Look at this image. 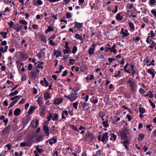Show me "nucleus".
I'll return each instance as SVG.
<instances>
[{
	"mask_svg": "<svg viewBox=\"0 0 156 156\" xmlns=\"http://www.w3.org/2000/svg\"><path fill=\"white\" fill-rule=\"evenodd\" d=\"M127 83L129 84L130 90L132 92H135L137 90V86L135 81L132 78H130L127 81Z\"/></svg>",
	"mask_w": 156,
	"mask_h": 156,
	"instance_id": "f257e3e1",
	"label": "nucleus"
},
{
	"mask_svg": "<svg viewBox=\"0 0 156 156\" xmlns=\"http://www.w3.org/2000/svg\"><path fill=\"white\" fill-rule=\"evenodd\" d=\"M128 133V131L124 130L121 131L120 133V136L124 140L127 139V134Z\"/></svg>",
	"mask_w": 156,
	"mask_h": 156,
	"instance_id": "f03ea898",
	"label": "nucleus"
},
{
	"mask_svg": "<svg viewBox=\"0 0 156 156\" xmlns=\"http://www.w3.org/2000/svg\"><path fill=\"white\" fill-rule=\"evenodd\" d=\"M39 109L40 110V115L41 117H43L46 110V107L44 105H42V106L40 107Z\"/></svg>",
	"mask_w": 156,
	"mask_h": 156,
	"instance_id": "7ed1b4c3",
	"label": "nucleus"
},
{
	"mask_svg": "<svg viewBox=\"0 0 156 156\" xmlns=\"http://www.w3.org/2000/svg\"><path fill=\"white\" fill-rule=\"evenodd\" d=\"M43 129L46 136H47V138H48L49 134L48 127L46 125H43Z\"/></svg>",
	"mask_w": 156,
	"mask_h": 156,
	"instance_id": "20e7f679",
	"label": "nucleus"
},
{
	"mask_svg": "<svg viewBox=\"0 0 156 156\" xmlns=\"http://www.w3.org/2000/svg\"><path fill=\"white\" fill-rule=\"evenodd\" d=\"M108 132L105 133L102 136L101 141L104 142L105 140L107 141L108 140Z\"/></svg>",
	"mask_w": 156,
	"mask_h": 156,
	"instance_id": "39448f33",
	"label": "nucleus"
},
{
	"mask_svg": "<svg viewBox=\"0 0 156 156\" xmlns=\"http://www.w3.org/2000/svg\"><path fill=\"white\" fill-rule=\"evenodd\" d=\"M30 120V119L27 116H25L22 120V122L25 125L27 124Z\"/></svg>",
	"mask_w": 156,
	"mask_h": 156,
	"instance_id": "423d86ee",
	"label": "nucleus"
},
{
	"mask_svg": "<svg viewBox=\"0 0 156 156\" xmlns=\"http://www.w3.org/2000/svg\"><path fill=\"white\" fill-rule=\"evenodd\" d=\"M63 100L62 98H57L55 99L53 103L56 105H59L62 101Z\"/></svg>",
	"mask_w": 156,
	"mask_h": 156,
	"instance_id": "0eeeda50",
	"label": "nucleus"
},
{
	"mask_svg": "<svg viewBox=\"0 0 156 156\" xmlns=\"http://www.w3.org/2000/svg\"><path fill=\"white\" fill-rule=\"evenodd\" d=\"M39 122L37 119H34L33 120L31 123V125L33 127H36L38 124Z\"/></svg>",
	"mask_w": 156,
	"mask_h": 156,
	"instance_id": "6e6552de",
	"label": "nucleus"
},
{
	"mask_svg": "<svg viewBox=\"0 0 156 156\" xmlns=\"http://www.w3.org/2000/svg\"><path fill=\"white\" fill-rule=\"evenodd\" d=\"M37 102L40 107L42 106V105L44 104V101L43 99L40 97H39L37 100Z\"/></svg>",
	"mask_w": 156,
	"mask_h": 156,
	"instance_id": "1a4fd4ad",
	"label": "nucleus"
},
{
	"mask_svg": "<svg viewBox=\"0 0 156 156\" xmlns=\"http://www.w3.org/2000/svg\"><path fill=\"white\" fill-rule=\"evenodd\" d=\"M51 96L50 94L48 92H47L44 93V98L45 100L51 98Z\"/></svg>",
	"mask_w": 156,
	"mask_h": 156,
	"instance_id": "9d476101",
	"label": "nucleus"
},
{
	"mask_svg": "<svg viewBox=\"0 0 156 156\" xmlns=\"http://www.w3.org/2000/svg\"><path fill=\"white\" fill-rule=\"evenodd\" d=\"M49 144L52 145L53 144L57 142L56 139L54 137L50 138L48 140Z\"/></svg>",
	"mask_w": 156,
	"mask_h": 156,
	"instance_id": "9b49d317",
	"label": "nucleus"
},
{
	"mask_svg": "<svg viewBox=\"0 0 156 156\" xmlns=\"http://www.w3.org/2000/svg\"><path fill=\"white\" fill-rule=\"evenodd\" d=\"M88 103L86 102H83L82 104V107L84 110L87 111L88 110Z\"/></svg>",
	"mask_w": 156,
	"mask_h": 156,
	"instance_id": "f8f14e48",
	"label": "nucleus"
},
{
	"mask_svg": "<svg viewBox=\"0 0 156 156\" xmlns=\"http://www.w3.org/2000/svg\"><path fill=\"white\" fill-rule=\"evenodd\" d=\"M21 112V111L20 108H17L15 109L14 112V114L15 116L19 115Z\"/></svg>",
	"mask_w": 156,
	"mask_h": 156,
	"instance_id": "ddd939ff",
	"label": "nucleus"
},
{
	"mask_svg": "<svg viewBox=\"0 0 156 156\" xmlns=\"http://www.w3.org/2000/svg\"><path fill=\"white\" fill-rule=\"evenodd\" d=\"M43 138L42 135H40L37 136L36 138L35 142L37 143H38L41 141Z\"/></svg>",
	"mask_w": 156,
	"mask_h": 156,
	"instance_id": "4468645a",
	"label": "nucleus"
},
{
	"mask_svg": "<svg viewBox=\"0 0 156 156\" xmlns=\"http://www.w3.org/2000/svg\"><path fill=\"white\" fill-rule=\"evenodd\" d=\"M13 29L17 32H19L20 30V26L18 23H16L14 25Z\"/></svg>",
	"mask_w": 156,
	"mask_h": 156,
	"instance_id": "2eb2a0df",
	"label": "nucleus"
},
{
	"mask_svg": "<svg viewBox=\"0 0 156 156\" xmlns=\"http://www.w3.org/2000/svg\"><path fill=\"white\" fill-rule=\"evenodd\" d=\"M83 23H79L76 22H75V26L78 29L80 28L83 26Z\"/></svg>",
	"mask_w": 156,
	"mask_h": 156,
	"instance_id": "dca6fc26",
	"label": "nucleus"
},
{
	"mask_svg": "<svg viewBox=\"0 0 156 156\" xmlns=\"http://www.w3.org/2000/svg\"><path fill=\"white\" fill-rule=\"evenodd\" d=\"M75 38L76 39H78L80 40L81 41H83V37L78 34H75Z\"/></svg>",
	"mask_w": 156,
	"mask_h": 156,
	"instance_id": "f3484780",
	"label": "nucleus"
},
{
	"mask_svg": "<svg viewBox=\"0 0 156 156\" xmlns=\"http://www.w3.org/2000/svg\"><path fill=\"white\" fill-rule=\"evenodd\" d=\"M43 68V66L41 64H39L37 66L36 70L37 72L38 73H39L40 69H42Z\"/></svg>",
	"mask_w": 156,
	"mask_h": 156,
	"instance_id": "a211bd4d",
	"label": "nucleus"
},
{
	"mask_svg": "<svg viewBox=\"0 0 156 156\" xmlns=\"http://www.w3.org/2000/svg\"><path fill=\"white\" fill-rule=\"evenodd\" d=\"M120 14V13H118L116 15L115 18L117 20L120 21L122 19L123 17Z\"/></svg>",
	"mask_w": 156,
	"mask_h": 156,
	"instance_id": "6ab92c4d",
	"label": "nucleus"
},
{
	"mask_svg": "<svg viewBox=\"0 0 156 156\" xmlns=\"http://www.w3.org/2000/svg\"><path fill=\"white\" fill-rule=\"evenodd\" d=\"M94 48H90L88 50V53L89 55H92L94 54Z\"/></svg>",
	"mask_w": 156,
	"mask_h": 156,
	"instance_id": "aec40b11",
	"label": "nucleus"
},
{
	"mask_svg": "<svg viewBox=\"0 0 156 156\" xmlns=\"http://www.w3.org/2000/svg\"><path fill=\"white\" fill-rule=\"evenodd\" d=\"M36 109V108L35 106H31L29 108V110L28 112V113L29 114H31L32 113L34 110Z\"/></svg>",
	"mask_w": 156,
	"mask_h": 156,
	"instance_id": "412c9836",
	"label": "nucleus"
},
{
	"mask_svg": "<svg viewBox=\"0 0 156 156\" xmlns=\"http://www.w3.org/2000/svg\"><path fill=\"white\" fill-rule=\"evenodd\" d=\"M122 144L126 149H128V146L127 145L129 144V143L128 140H125L123 142Z\"/></svg>",
	"mask_w": 156,
	"mask_h": 156,
	"instance_id": "4be33fe9",
	"label": "nucleus"
},
{
	"mask_svg": "<svg viewBox=\"0 0 156 156\" xmlns=\"http://www.w3.org/2000/svg\"><path fill=\"white\" fill-rule=\"evenodd\" d=\"M117 137V136L114 134V133H112L111 134V137L110 138V140H113L114 141L116 140Z\"/></svg>",
	"mask_w": 156,
	"mask_h": 156,
	"instance_id": "5701e85b",
	"label": "nucleus"
},
{
	"mask_svg": "<svg viewBox=\"0 0 156 156\" xmlns=\"http://www.w3.org/2000/svg\"><path fill=\"white\" fill-rule=\"evenodd\" d=\"M54 30L53 28L50 26H49L48 27V29L45 30V33L47 34L49 32L53 31Z\"/></svg>",
	"mask_w": 156,
	"mask_h": 156,
	"instance_id": "b1692460",
	"label": "nucleus"
},
{
	"mask_svg": "<svg viewBox=\"0 0 156 156\" xmlns=\"http://www.w3.org/2000/svg\"><path fill=\"white\" fill-rule=\"evenodd\" d=\"M120 33L123 34V37H126L129 35V33H126L124 31V29L123 28H122L121 29V31H120Z\"/></svg>",
	"mask_w": 156,
	"mask_h": 156,
	"instance_id": "393cba45",
	"label": "nucleus"
},
{
	"mask_svg": "<svg viewBox=\"0 0 156 156\" xmlns=\"http://www.w3.org/2000/svg\"><path fill=\"white\" fill-rule=\"evenodd\" d=\"M105 51L108 52L109 50L110 49V45L109 44H107L105 45Z\"/></svg>",
	"mask_w": 156,
	"mask_h": 156,
	"instance_id": "a878e982",
	"label": "nucleus"
},
{
	"mask_svg": "<svg viewBox=\"0 0 156 156\" xmlns=\"http://www.w3.org/2000/svg\"><path fill=\"white\" fill-rule=\"evenodd\" d=\"M54 55L56 56V58H58L61 55V52L59 51H55L54 52Z\"/></svg>",
	"mask_w": 156,
	"mask_h": 156,
	"instance_id": "bb28decb",
	"label": "nucleus"
},
{
	"mask_svg": "<svg viewBox=\"0 0 156 156\" xmlns=\"http://www.w3.org/2000/svg\"><path fill=\"white\" fill-rule=\"evenodd\" d=\"M58 115L57 114H53V116L52 120L54 121H55L57 120L58 118Z\"/></svg>",
	"mask_w": 156,
	"mask_h": 156,
	"instance_id": "cd10ccee",
	"label": "nucleus"
},
{
	"mask_svg": "<svg viewBox=\"0 0 156 156\" xmlns=\"http://www.w3.org/2000/svg\"><path fill=\"white\" fill-rule=\"evenodd\" d=\"M129 65V64L128 63H127L126 65L124 67V69L125 70V72L126 73H130V72L129 70L126 69L128 67V66Z\"/></svg>",
	"mask_w": 156,
	"mask_h": 156,
	"instance_id": "c85d7f7f",
	"label": "nucleus"
},
{
	"mask_svg": "<svg viewBox=\"0 0 156 156\" xmlns=\"http://www.w3.org/2000/svg\"><path fill=\"white\" fill-rule=\"evenodd\" d=\"M147 72L148 73L151 75L155 73V70L153 69H148L147 70Z\"/></svg>",
	"mask_w": 156,
	"mask_h": 156,
	"instance_id": "c756f323",
	"label": "nucleus"
},
{
	"mask_svg": "<svg viewBox=\"0 0 156 156\" xmlns=\"http://www.w3.org/2000/svg\"><path fill=\"white\" fill-rule=\"evenodd\" d=\"M99 115L100 117L102 119L101 120L103 121L104 120L103 117L105 115V113L104 112H100L99 113Z\"/></svg>",
	"mask_w": 156,
	"mask_h": 156,
	"instance_id": "7c9ffc66",
	"label": "nucleus"
},
{
	"mask_svg": "<svg viewBox=\"0 0 156 156\" xmlns=\"http://www.w3.org/2000/svg\"><path fill=\"white\" fill-rule=\"evenodd\" d=\"M76 98V96H70V98H69V99L71 101H73L75 100Z\"/></svg>",
	"mask_w": 156,
	"mask_h": 156,
	"instance_id": "2f4dec72",
	"label": "nucleus"
},
{
	"mask_svg": "<svg viewBox=\"0 0 156 156\" xmlns=\"http://www.w3.org/2000/svg\"><path fill=\"white\" fill-rule=\"evenodd\" d=\"M19 22L24 25H27V23L24 20H21L19 21Z\"/></svg>",
	"mask_w": 156,
	"mask_h": 156,
	"instance_id": "473e14b6",
	"label": "nucleus"
},
{
	"mask_svg": "<svg viewBox=\"0 0 156 156\" xmlns=\"http://www.w3.org/2000/svg\"><path fill=\"white\" fill-rule=\"evenodd\" d=\"M30 74L33 78H35L37 76V73L36 72L32 71L31 72Z\"/></svg>",
	"mask_w": 156,
	"mask_h": 156,
	"instance_id": "72a5a7b5",
	"label": "nucleus"
},
{
	"mask_svg": "<svg viewBox=\"0 0 156 156\" xmlns=\"http://www.w3.org/2000/svg\"><path fill=\"white\" fill-rule=\"evenodd\" d=\"M18 93V91L16 90L15 91H14L11 93L9 94V96L10 97L13 96L15 95H16Z\"/></svg>",
	"mask_w": 156,
	"mask_h": 156,
	"instance_id": "f704fd0d",
	"label": "nucleus"
},
{
	"mask_svg": "<svg viewBox=\"0 0 156 156\" xmlns=\"http://www.w3.org/2000/svg\"><path fill=\"white\" fill-rule=\"evenodd\" d=\"M38 147L39 146H36V149L37 151L39 153H42L43 151V150L42 149L39 148Z\"/></svg>",
	"mask_w": 156,
	"mask_h": 156,
	"instance_id": "c9c22d12",
	"label": "nucleus"
},
{
	"mask_svg": "<svg viewBox=\"0 0 156 156\" xmlns=\"http://www.w3.org/2000/svg\"><path fill=\"white\" fill-rule=\"evenodd\" d=\"M108 121L107 120L106 121H103L102 122V124L105 127H108L109 126L108 124Z\"/></svg>",
	"mask_w": 156,
	"mask_h": 156,
	"instance_id": "e433bc0d",
	"label": "nucleus"
},
{
	"mask_svg": "<svg viewBox=\"0 0 156 156\" xmlns=\"http://www.w3.org/2000/svg\"><path fill=\"white\" fill-rule=\"evenodd\" d=\"M129 25L130 28L132 30H134V26L133 24L132 23H129Z\"/></svg>",
	"mask_w": 156,
	"mask_h": 156,
	"instance_id": "4c0bfd02",
	"label": "nucleus"
},
{
	"mask_svg": "<svg viewBox=\"0 0 156 156\" xmlns=\"http://www.w3.org/2000/svg\"><path fill=\"white\" fill-rule=\"evenodd\" d=\"M133 5L132 4H128L127 5V8L129 9H130L133 8Z\"/></svg>",
	"mask_w": 156,
	"mask_h": 156,
	"instance_id": "58836bf2",
	"label": "nucleus"
},
{
	"mask_svg": "<svg viewBox=\"0 0 156 156\" xmlns=\"http://www.w3.org/2000/svg\"><path fill=\"white\" fill-rule=\"evenodd\" d=\"M139 92L141 94H143L145 92V90L143 89L142 88H140L139 90Z\"/></svg>",
	"mask_w": 156,
	"mask_h": 156,
	"instance_id": "ea45409f",
	"label": "nucleus"
},
{
	"mask_svg": "<svg viewBox=\"0 0 156 156\" xmlns=\"http://www.w3.org/2000/svg\"><path fill=\"white\" fill-rule=\"evenodd\" d=\"M139 112L142 114L144 113L145 112V109L143 108H140L139 109Z\"/></svg>",
	"mask_w": 156,
	"mask_h": 156,
	"instance_id": "a19ab883",
	"label": "nucleus"
},
{
	"mask_svg": "<svg viewBox=\"0 0 156 156\" xmlns=\"http://www.w3.org/2000/svg\"><path fill=\"white\" fill-rule=\"evenodd\" d=\"M148 35V36H150V37H153L154 36H155V34L153 33V31L151 30Z\"/></svg>",
	"mask_w": 156,
	"mask_h": 156,
	"instance_id": "79ce46f5",
	"label": "nucleus"
},
{
	"mask_svg": "<svg viewBox=\"0 0 156 156\" xmlns=\"http://www.w3.org/2000/svg\"><path fill=\"white\" fill-rule=\"evenodd\" d=\"M77 47L76 46H74L73 48L72 49V53L73 54L75 53L77 51Z\"/></svg>",
	"mask_w": 156,
	"mask_h": 156,
	"instance_id": "37998d69",
	"label": "nucleus"
},
{
	"mask_svg": "<svg viewBox=\"0 0 156 156\" xmlns=\"http://www.w3.org/2000/svg\"><path fill=\"white\" fill-rule=\"evenodd\" d=\"M78 102L76 101L73 104V105L74 108L76 109L77 108V106L78 105Z\"/></svg>",
	"mask_w": 156,
	"mask_h": 156,
	"instance_id": "c03bdc74",
	"label": "nucleus"
},
{
	"mask_svg": "<svg viewBox=\"0 0 156 156\" xmlns=\"http://www.w3.org/2000/svg\"><path fill=\"white\" fill-rule=\"evenodd\" d=\"M0 34L4 38H6L7 34L6 32H4L3 31H2L0 32Z\"/></svg>",
	"mask_w": 156,
	"mask_h": 156,
	"instance_id": "a18cd8bd",
	"label": "nucleus"
},
{
	"mask_svg": "<svg viewBox=\"0 0 156 156\" xmlns=\"http://www.w3.org/2000/svg\"><path fill=\"white\" fill-rule=\"evenodd\" d=\"M21 97V96H15L14 97H12L11 98L10 100L11 101H13L15 99H17L20 98Z\"/></svg>",
	"mask_w": 156,
	"mask_h": 156,
	"instance_id": "49530a36",
	"label": "nucleus"
},
{
	"mask_svg": "<svg viewBox=\"0 0 156 156\" xmlns=\"http://www.w3.org/2000/svg\"><path fill=\"white\" fill-rule=\"evenodd\" d=\"M116 47L115 44H114L112 46L111 48L110 49V51L111 52H112L114 50L115 48Z\"/></svg>",
	"mask_w": 156,
	"mask_h": 156,
	"instance_id": "de8ad7c7",
	"label": "nucleus"
},
{
	"mask_svg": "<svg viewBox=\"0 0 156 156\" xmlns=\"http://www.w3.org/2000/svg\"><path fill=\"white\" fill-rule=\"evenodd\" d=\"M20 145L21 147H25L27 146L28 144L25 142H23L20 143Z\"/></svg>",
	"mask_w": 156,
	"mask_h": 156,
	"instance_id": "09e8293b",
	"label": "nucleus"
},
{
	"mask_svg": "<svg viewBox=\"0 0 156 156\" xmlns=\"http://www.w3.org/2000/svg\"><path fill=\"white\" fill-rule=\"evenodd\" d=\"M150 103L151 106L153 108H154L155 107V105L152 102L151 100H150L149 101Z\"/></svg>",
	"mask_w": 156,
	"mask_h": 156,
	"instance_id": "8fccbe9b",
	"label": "nucleus"
},
{
	"mask_svg": "<svg viewBox=\"0 0 156 156\" xmlns=\"http://www.w3.org/2000/svg\"><path fill=\"white\" fill-rule=\"evenodd\" d=\"M70 0H63V4L65 5H67L68 4Z\"/></svg>",
	"mask_w": 156,
	"mask_h": 156,
	"instance_id": "3c124183",
	"label": "nucleus"
},
{
	"mask_svg": "<svg viewBox=\"0 0 156 156\" xmlns=\"http://www.w3.org/2000/svg\"><path fill=\"white\" fill-rule=\"evenodd\" d=\"M66 17L68 18H70L72 17V15L70 13H67L66 14Z\"/></svg>",
	"mask_w": 156,
	"mask_h": 156,
	"instance_id": "603ef678",
	"label": "nucleus"
},
{
	"mask_svg": "<svg viewBox=\"0 0 156 156\" xmlns=\"http://www.w3.org/2000/svg\"><path fill=\"white\" fill-rule=\"evenodd\" d=\"M69 63L70 64L73 65L75 62V60L72 59H70L69 60Z\"/></svg>",
	"mask_w": 156,
	"mask_h": 156,
	"instance_id": "864d4df0",
	"label": "nucleus"
},
{
	"mask_svg": "<svg viewBox=\"0 0 156 156\" xmlns=\"http://www.w3.org/2000/svg\"><path fill=\"white\" fill-rule=\"evenodd\" d=\"M71 127L72 128V129L76 131H78V129L77 128L73 125H71Z\"/></svg>",
	"mask_w": 156,
	"mask_h": 156,
	"instance_id": "5fc2aeb1",
	"label": "nucleus"
},
{
	"mask_svg": "<svg viewBox=\"0 0 156 156\" xmlns=\"http://www.w3.org/2000/svg\"><path fill=\"white\" fill-rule=\"evenodd\" d=\"M25 101V100L24 98H22L21 100L19 103V104H23Z\"/></svg>",
	"mask_w": 156,
	"mask_h": 156,
	"instance_id": "6e6d98bb",
	"label": "nucleus"
},
{
	"mask_svg": "<svg viewBox=\"0 0 156 156\" xmlns=\"http://www.w3.org/2000/svg\"><path fill=\"white\" fill-rule=\"evenodd\" d=\"M9 120L8 118H6L3 120V122L5 123V126H6Z\"/></svg>",
	"mask_w": 156,
	"mask_h": 156,
	"instance_id": "4d7b16f0",
	"label": "nucleus"
},
{
	"mask_svg": "<svg viewBox=\"0 0 156 156\" xmlns=\"http://www.w3.org/2000/svg\"><path fill=\"white\" fill-rule=\"evenodd\" d=\"M28 69L29 70H31L33 68L32 65L31 64H29L28 65Z\"/></svg>",
	"mask_w": 156,
	"mask_h": 156,
	"instance_id": "13d9d810",
	"label": "nucleus"
},
{
	"mask_svg": "<svg viewBox=\"0 0 156 156\" xmlns=\"http://www.w3.org/2000/svg\"><path fill=\"white\" fill-rule=\"evenodd\" d=\"M37 5H40L42 4L43 2L41 0H38L37 1Z\"/></svg>",
	"mask_w": 156,
	"mask_h": 156,
	"instance_id": "bf43d9fd",
	"label": "nucleus"
},
{
	"mask_svg": "<svg viewBox=\"0 0 156 156\" xmlns=\"http://www.w3.org/2000/svg\"><path fill=\"white\" fill-rule=\"evenodd\" d=\"M144 137V135L143 134H140L139 135V138L141 139L142 140Z\"/></svg>",
	"mask_w": 156,
	"mask_h": 156,
	"instance_id": "052dcab7",
	"label": "nucleus"
},
{
	"mask_svg": "<svg viewBox=\"0 0 156 156\" xmlns=\"http://www.w3.org/2000/svg\"><path fill=\"white\" fill-rule=\"evenodd\" d=\"M38 26L37 25L33 24L32 25V27L35 30V29H37Z\"/></svg>",
	"mask_w": 156,
	"mask_h": 156,
	"instance_id": "680f3d73",
	"label": "nucleus"
},
{
	"mask_svg": "<svg viewBox=\"0 0 156 156\" xmlns=\"http://www.w3.org/2000/svg\"><path fill=\"white\" fill-rule=\"evenodd\" d=\"M155 42L154 41H152V44H151V45H150L149 46V48H154V47L155 46Z\"/></svg>",
	"mask_w": 156,
	"mask_h": 156,
	"instance_id": "e2e57ef3",
	"label": "nucleus"
},
{
	"mask_svg": "<svg viewBox=\"0 0 156 156\" xmlns=\"http://www.w3.org/2000/svg\"><path fill=\"white\" fill-rule=\"evenodd\" d=\"M88 98L89 97L87 95H86L85 97L83 98V99L85 100L84 101L85 102H87L88 101Z\"/></svg>",
	"mask_w": 156,
	"mask_h": 156,
	"instance_id": "0e129e2a",
	"label": "nucleus"
},
{
	"mask_svg": "<svg viewBox=\"0 0 156 156\" xmlns=\"http://www.w3.org/2000/svg\"><path fill=\"white\" fill-rule=\"evenodd\" d=\"M13 22L12 21H10L9 23H8V24L10 26V27H12L13 25Z\"/></svg>",
	"mask_w": 156,
	"mask_h": 156,
	"instance_id": "69168bd1",
	"label": "nucleus"
},
{
	"mask_svg": "<svg viewBox=\"0 0 156 156\" xmlns=\"http://www.w3.org/2000/svg\"><path fill=\"white\" fill-rule=\"evenodd\" d=\"M108 60L110 62H112L115 61V59L114 58H108Z\"/></svg>",
	"mask_w": 156,
	"mask_h": 156,
	"instance_id": "338daca9",
	"label": "nucleus"
},
{
	"mask_svg": "<svg viewBox=\"0 0 156 156\" xmlns=\"http://www.w3.org/2000/svg\"><path fill=\"white\" fill-rule=\"evenodd\" d=\"M150 4L151 5H152L155 4V0H150Z\"/></svg>",
	"mask_w": 156,
	"mask_h": 156,
	"instance_id": "774afa93",
	"label": "nucleus"
}]
</instances>
